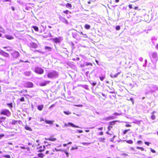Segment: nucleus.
<instances>
[{
	"label": "nucleus",
	"instance_id": "obj_21",
	"mask_svg": "<svg viewBox=\"0 0 158 158\" xmlns=\"http://www.w3.org/2000/svg\"><path fill=\"white\" fill-rule=\"evenodd\" d=\"M20 122V121H17V120H12V122L11 123V124L12 125H15L16 124H17V123L18 122L19 123Z\"/></svg>",
	"mask_w": 158,
	"mask_h": 158
},
{
	"label": "nucleus",
	"instance_id": "obj_1",
	"mask_svg": "<svg viewBox=\"0 0 158 158\" xmlns=\"http://www.w3.org/2000/svg\"><path fill=\"white\" fill-rule=\"evenodd\" d=\"M11 114L10 112L7 109H2L0 112V115H3L7 117L10 116Z\"/></svg>",
	"mask_w": 158,
	"mask_h": 158
},
{
	"label": "nucleus",
	"instance_id": "obj_60",
	"mask_svg": "<svg viewBox=\"0 0 158 158\" xmlns=\"http://www.w3.org/2000/svg\"><path fill=\"white\" fill-rule=\"evenodd\" d=\"M49 151H47L46 152L45 154H48L49 153Z\"/></svg>",
	"mask_w": 158,
	"mask_h": 158
},
{
	"label": "nucleus",
	"instance_id": "obj_42",
	"mask_svg": "<svg viewBox=\"0 0 158 158\" xmlns=\"http://www.w3.org/2000/svg\"><path fill=\"white\" fill-rule=\"evenodd\" d=\"M23 92H24L26 93H27V90L25 89V90H21V91H19V93H22Z\"/></svg>",
	"mask_w": 158,
	"mask_h": 158
},
{
	"label": "nucleus",
	"instance_id": "obj_14",
	"mask_svg": "<svg viewBox=\"0 0 158 158\" xmlns=\"http://www.w3.org/2000/svg\"><path fill=\"white\" fill-rule=\"evenodd\" d=\"M30 47L32 48H35L37 47V45L34 42L31 43L30 44Z\"/></svg>",
	"mask_w": 158,
	"mask_h": 158
},
{
	"label": "nucleus",
	"instance_id": "obj_30",
	"mask_svg": "<svg viewBox=\"0 0 158 158\" xmlns=\"http://www.w3.org/2000/svg\"><path fill=\"white\" fill-rule=\"evenodd\" d=\"M38 156L39 157L41 158H43L44 156V154L42 153H39L38 154Z\"/></svg>",
	"mask_w": 158,
	"mask_h": 158
},
{
	"label": "nucleus",
	"instance_id": "obj_62",
	"mask_svg": "<svg viewBox=\"0 0 158 158\" xmlns=\"http://www.w3.org/2000/svg\"><path fill=\"white\" fill-rule=\"evenodd\" d=\"M73 37L76 38L77 36L75 34V35H73Z\"/></svg>",
	"mask_w": 158,
	"mask_h": 158
},
{
	"label": "nucleus",
	"instance_id": "obj_10",
	"mask_svg": "<svg viewBox=\"0 0 158 158\" xmlns=\"http://www.w3.org/2000/svg\"><path fill=\"white\" fill-rule=\"evenodd\" d=\"M45 149V147L44 146H39L38 148V152H42Z\"/></svg>",
	"mask_w": 158,
	"mask_h": 158
},
{
	"label": "nucleus",
	"instance_id": "obj_45",
	"mask_svg": "<svg viewBox=\"0 0 158 158\" xmlns=\"http://www.w3.org/2000/svg\"><path fill=\"white\" fill-rule=\"evenodd\" d=\"M82 144L84 145H87L90 144V143H88L86 142L83 143Z\"/></svg>",
	"mask_w": 158,
	"mask_h": 158
},
{
	"label": "nucleus",
	"instance_id": "obj_57",
	"mask_svg": "<svg viewBox=\"0 0 158 158\" xmlns=\"http://www.w3.org/2000/svg\"><path fill=\"white\" fill-rule=\"evenodd\" d=\"M78 132L79 133H81L83 132V131L82 130H79Z\"/></svg>",
	"mask_w": 158,
	"mask_h": 158
},
{
	"label": "nucleus",
	"instance_id": "obj_51",
	"mask_svg": "<svg viewBox=\"0 0 158 158\" xmlns=\"http://www.w3.org/2000/svg\"><path fill=\"white\" fill-rule=\"evenodd\" d=\"M4 136V134H0V139H1Z\"/></svg>",
	"mask_w": 158,
	"mask_h": 158
},
{
	"label": "nucleus",
	"instance_id": "obj_55",
	"mask_svg": "<svg viewBox=\"0 0 158 158\" xmlns=\"http://www.w3.org/2000/svg\"><path fill=\"white\" fill-rule=\"evenodd\" d=\"M97 83L96 82H94L92 83V85L93 86H95L96 85Z\"/></svg>",
	"mask_w": 158,
	"mask_h": 158
},
{
	"label": "nucleus",
	"instance_id": "obj_31",
	"mask_svg": "<svg viewBox=\"0 0 158 158\" xmlns=\"http://www.w3.org/2000/svg\"><path fill=\"white\" fill-rule=\"evenodd\" d=\"M105 138H101L99 139L100 142H105Z\"/></svg>",
	"mask_w": 158,
	"mask_h": 158
},
{
	"label": "nucleus",
	"instance_id": "obj_22",
	"mask_svg": "<svg viewBox=\"0 0 158 158\" xmlns=\"http://www.w3.org/2000/svg\"><path fill=\"white\" fill-rule=\"evenodd\" d=\"M65 6L66 7L69 8L70 9H71V8H72V5L70 3H67L66 4Z\"/></svg>",
	"mask_w": 158,
	"mask_h": 158
},
{
	"label": "nucleus",
	"instance_id": "obj_12",
	"mask_svg": "<svg viewBox=\"0 0 158 158\" xmlns=\"http://www.w3.org/2000/svg\"><path fill=\"white\" fill-rule=\"evenodd\" d=\"M50 82V81H46L43 83H40V85L41 86H44L46 85L49 83Z\"/></svg>",
	"mask_w": 158,
	"mask_h": 158
},
{
	"label": "nucleus",
	"instance_id": "obj_32",
	"mask_svg": "<svg viewBox=\"0 0 158 158\" xmlns=\"http://www.w3.org/2000/svg\"><path fill=\"white\" fill-rule=\"evenodd\" d=\"M3 156L4 157L6 158H10L11 156L9 155H5Z\"/></svg>",
	"mask_w": 158,
	"mask_h": 158
},
{
	"label": "nucleus",
	"instance_id": "obj_38",
	"mask_svg": "<svg viewBox=\"0 0 158 158\" xmlns=\"http://www.w3.org/2000/svg\"><path fill=\"white\" fill-rule=\"evenodd\" d=\"M45 48L46 49H48V50H51L52 49V48L51 47H48V46L45 47Z\"/></svg>",
	"mask_w": 158,
	"mask_h": 158
},
{
	"label": "nucleus",
	"instance_id": "obj_27",
	"mask_svg": "<svg viewBox=\"0 0 158 158\" xmlns=\"http://www.w3.org/2000/svg\"><path fill=\"white\" fill-rule=\"evenodd\" d=\"M32 28H33L35 31H38L39 28L37 27L36 26H33L32 27Z\"/></svg>",
	"mask_w": 158,
	"mask_h": 158
},
{
	"label": "nucleus",
	"instance_id": "obj_35",
	"mask_svg": "<svg viewBox=\"0 0 158 158\" xmlns=\"http://www.w3.org/2000/svg\"><path fill=\"white\" fill-rule=\"evenodd\" d=\"M80 59L78 57H76L75 58H74L72 59V60L75 61V60H78Z\"/></svg>",
	"mask_w": 158,
	"mask_h": 158
},
{
	"label": "nucleus",
	"instance_id": "obj_3",
	"mask_svg": "<svg viewBox=\"0 0 158 158\" xmlns=\"http://www.w3.org/2000/svg\"><path fill=\"white\" fill-rule=\"evenodd\" d=\"M58 76V73L55 71H53L48 73L47 74L48 78H51L56 77Z\"/></svg>",
	"mask_w": 158,
	"mask_h": 158
},
{
	"label": "nucleus",
	"instance_id": "obj_26",
	"mask_svg": "<svg viewBox=\"0 0 158 158\" xmlns=\"http://www.w3.org/2000/svg\"><path fill=\"white\" fill-rule=\"evenodd\" d=\"M84 27L87 30L89 29L90 28V26L88 24H86L84 26Z\"/></svg>",
	"mask_w": 158,
	"mask_h": 158
},
{
	"label": "nucleus",
	"instance_id": "obj_44",
	"mask_svg": "<svg viewBox=\"0 0 158 158\" xmlns=\"http://www.w3.org/2000/svg\"><path fill=\"white\" fill-rule=\"evenodd\" d=\"M20 62H24L25 63H29V61L28 60H25V61H23L22 60H19Z\"/></svg>",
	"mask_w": 158,
	"mask_h": 158
},
{
	"label": "nucleus",
	"instance_id": "obj_46",
	"mask_svg": "<svg viewBox=\"0 0 158 158\" xmlns=\"http://www.w3.org/2000/svg\"><path fill=\"white\" fill-rule=\"evenodd\" d=\"M64 113L66 115H69L70 114V112H66L65 111H64Z\"/></svg>",
	"mask_w": 158,
	"mask_h": 158
},
{
	"label": "nucleus",
	"instance_id": "obj_43",
	"mask_svg": "<svg viewBox=\"0 0 158 158\" xmlns=\"http://www.w3.org/2000/svg\"><path fill=\"white\" fill-rule=\"evenodd\" d=\"M20 100L21 102H24L25 101V99L24 97H22L20 99Z\"/></svg>",
	"mask_w": 158,
	"mask_h": 158
},
{
	"label": "nucleus",
	"instance_id": "obj_40",
	"mask_svg": "<svg viewBox=\"0 0 158 158\" xmlns=\"http://www.w3.org/2000/svg\"><path fill=\"white\" fill-rule=\"evenodd\" d=\"M120 29V27L118 25L116 26V29L117 30H119Z\"/></svg>",
	"mask_w": 158,
	"mask_h": 158
},
{
	"label": "nucleus",
	"instance_id": "obj_48",
	"mask_svg": "<svg viewBox=\"0 0 158 158\" xmlns=\"http://www.w3.org/2000/svg\"><path fill=\"white\" fill-rule=\"evenodd\" d=\"M145 144L147 145V146H148L149 145V144L150 143L147 142H144Z\"/></svg>",
	"mask_w": 158,
	"mask_h": 158
},
{
	"label": "nucleus",
	"instance_id": "obj_58",
	"mask_svg": "<svg viewBox=\"0 0 158 158\" xmlns=\"http://www.w3.org/2000/svg\"><path fill=\"white\" fill-rule=\"evenodd\" d=\"M156 49H158V44H157L156 46Z\"/></svg>",
	"mask_w": 158,
	"mask_h": 158
},
{
	"label": "nucleus",
	"instance_id": "obj_29",
	"mask_svg": "<svg viewBox=\"0 0 158 158\" xmlns=\"http://www.w3.org/2000/svg\"><path fill=\"white\" fill-rule=\"evenodd\" d=\"M125 141L127 143L130 144H132L133 143V141L131 140H126Z\"/></svg>",
	"mask_w": 158,
	"mask_h": 158
},
{
	"label": "nucleus",
	"instance_id": "obj_25",
	"mask_svg": "<svg viewBox=\"0 0 158 158\" xmlns=\"http://www.w3.org/2000/svg\"><path fill=\"white\" fill-rule=\"evenodd\" d=\"M152 58L154 59L156 58L157 57V54L156 53H152Z\"/></svg>",
	"mask_w": 158,
	"mask_h": 158
},
{
	"label": "nucleus",
	"instance_id": "obj_33",
	"mask_svg": "<svg viewBox=\"0 0 158 158\" xmlns=\"http://www.w3.org/2000/svg\"><path fill=\"white\" fill-rule=\"evenodd\" d=\"M7 105L10 107V109H11L13 108V105L12 103H7Z\"/></svg>",
	"mask_w": 158,
	"mask_h": 158
},
{
	"label": "nucleus",
	"instance_id": "obj_23",
	"mask_svg": "<svg viewBox=\"0 0 158 158\" xmlns=\"http://www.w3.org/2000/svg\"><path fill=\"white\" fill-rule=\"evenodd\" d=\"M115 118L114 116H110L105 118V120H112L114 118Z\"/></svg>",
	"mask_w": 158,
	"mask_h": 158
},
{
	"label": "nucleus",
	"instance_id": "obj_9",
	"mask_svg": "<svg viewBox=\"0 0 158 158\" xmlns=\"http://www.w3.org/2000/svg\"><path fill=\"white\" fill-rule=\"evenodd\" d=\"M156 113V112L155 111H153L152 113V115L151 116V118L152 120H154L156 118V115L155 114Z\"/></svg>",
	"mask_w": 158,
	"mask_h": 158
},
{
	"label": "nucleus",
	"instance_id": "obj_11",
	"mask_svg": "<svg viewBox=\"0 0 158 158\" xmlns=\"http://www.w3.org/2000/svg\"><path fill=\"white\" fill-rule=\"evenodd\" d=\"M60 37L59 38H55L52 39L53 42L56 43H59L60 42Z\"/></svg>",
	"mask_w": 158,
	"mask_h": 158
},
{
	"label": "nucleus",
	"instance_id": "obj_34",
	"mask_svg": "<svg viewBox=\"0 0 158 158\" xmlns=\"http://www.w3.org/2000/svg\"><path fill=\"white\" fill-rule=\"evenodd\" d=\"M130 130V129H127V130H124L123 131V134L125 135L127 133L128 131H129V130Z\"/></svg>",
	"mask_w": 158,
	"mask_h": 158
},
{
	"label": "nucleus",
	"instance_id": "obj_59",
	"mask_svg": "<svg viewBox=\"0 0 158 158\" xmlns=\"http://www.w3.org/2000/svg\"><path fill=\"white\" fill-rule=\"evenodd\" d=\"M134 8L135 9V10H136L138 8V7L136 6H135Z\"/></svg>",
	"mask_w": 158,
	"mask_h": 158
},
{
	"label": "nucleus",
	"instance_id": "obj_4",
	"mask_svg": "<svg viewBox=\"0 0 158 158\" xmlns=\"http://www.w3.org/2000/svg\"><path fill=\"white\" fill-rule=\"evenodd\" d=\"M34 72L38 74L41 75L44 73V70L42 68L37 67L35 68Z\"/></svg>",
	"mask_w": 158,
	"mask_h": 158
},
{
	"label": "nucleus",
	"instance_id": "obj_15",
	"mask_svg": "<svg viewBox=\"0 0 158 158\" xmlns=\"http://www.w3.org/2000/svg\"><path fill=\"white\" fill-rule=\"evenodd\" d=\"M44 122L46 124L50 125L52 124L54 122L53 121L48 120H45Z\"/></svg>",
	"mask_w": 158,
	"mask_h": 158
},
{
	"label": "nucleus",
	"instance_id": "obj_63",
	"mask_svg": "<svg viewBox=\"0 0 158 158\" xmlns=\"http://www.w3.org/2000/svg\"><path fill=\"white\" fill-rule=\"evenodd\" d=\"M54 106V104H52V105L51 106H50V107H49V108H52Z\"/></svg>",
	"mask_w": 158,
	"mask_h": 158
},
{
	"label": "nucleus",
	"instance_id": "obj_36",
	"mask_svg": "<svg viewBox=\"0 0 158 158\" xmlns=\"http://www.w3.org/2000/svg\"><path fill=\"white\" fill-rule=\"evenodd\" d=\"M136 148L138 149L141 150L142 151H143L144 150V149L143 147H137Z\"/></svg>",
	"mask_w": 158,
	"mask_h": 158
},
{
	"label": "nucleus",
	"instance_id": "obj_20",
	"mask_svg": "<svg viewBox=\"0 0 158 158\" xmlns=\"http://www.w3.org/2000/svg\"><path fill=\"white\" fill-rule=\"evenodd\" d=\"M5 37L8 40H10L13 39V37L12 36L10 35H5Z\"/></svg>",
	"mask_w": 158,
	"mask_h": 158
},
{
	"label": "nucleus",
	"instance_id": "obj_52",
	"mask_svg": "<svg viewBox=\"0 0 158 158\" xmlns=\"http://www.w3.org/2000/svg\"><path fill=\"white\" fill-rule=\"evenodd\" d=\"M113 114L117 116L120 115V114L118 113H114Z\"/></svg>",
	"mask_w": 158,
	"mask_h": 158
},
{
	"label": "nucleus",
	"instance_id": "obj_2",
	"mask_svg": "<svg viewBox=\"0 0 158 158\" xmlns=\"http://www.w3.org/2000/svg\"><path fill=\"white\" fill-rule=\"evenodd\" d=\"M116 122H119V121L116 120L109 122L108 123V126L107 127L108 130L109 131H110L111 129H112L114 126L116 124Z\"/></svg>",
	"mask_w": 158,
	"mask_h": 158
},
{
	"label": "nucleus",
	"instance_id": "obj_16",
	"mask_svg": "<svg viewBox=\"0 0 158 158\" xmlns=\"http://www.w3.org/2000/svg\"><path fill=\"white\" fill-rule=\"evenodd\" d=\"M6 119V118L4 116L0 117V124L3 122Z\"/></svg>",
	"mask_w": 158,
	"mask_h": 158
},
{
	"label": "nucleus",
	"instance_id": "obj_7",
	"mask_svg": "<svg viewBox=\"0 0 158 158\" xmlns=\"http://www.w3.org/2000/svg\"><path fill=\"white\" fill-rule=\"evenodd\" d=\"M45 139L47 140L52 142L55 141L56 140V138L54 137L53 135L49 137L45 138Z\"/></svg>",
	"mask_w": 158,
	"mask_h": 158
},
{
	"label": "nucleus",
	"instance_id": "obj_39",
	"mask_svg": "<svg viewBox=\"0 0 158 158\" xmlns=\"http://www.w3.org/2000/svg\"><path fill=\"white\" fill-rule=\"evenodd\" d=\"M105 77V76H102V77H99V79L101 81H103V80L104 79Z\"/></svg>",
	"mask_w": 158,
	"mask_h": 158
},
{
	"label": "nucleus",
	"instance_id": "obj_5",
	"mask_svg": "<svg viewBox=\"0 0 158 158\" xmlns=\"http://www.w3.org/2000/svg\"><path fill=\"white\" fill-rule=\"evenodd\" d=\"M11 56L13 58L16 59L19 56V53L17 51H14L11 53Z\"/></svg>",
	"mask_w": 158,
	"mask_h": 158
},
{
	"label": "nucleus",
	"instance_id": "obj_54",
	"mask_svg": "<svg viewBox=\"0 0 158 158\" xmlns=\"http://www.w3.org/2000/svg\"><path fill=\"white\" fill-rule=\"evenodd\" d=\"M103 134V132H100L99 133V135H102Z\"/></svg>",
	"mask_w": 158,
	"mask_h": 158
},
{
	"label": "nucleus",
	"instance_id": "obj_41",
	"mask_svg": "<svg viewBox=\"0 0 158 158\" xmlns=\"http://www.w3.org/2000/svg\"><path fill=\"white\" fill-rule=\"evenodd\" d=\"M64 152L66 154V156L67 157H68L69 156V154L68 152L66 150H64Z\"/></svg>",
	"mask_w": 158,
	"mask_h": 158
},
{
	"label": "nucleus",
	"instance_id": "obj_24",
	"mask_svg": "<svg viewBox=\"0 0 158 158\" xmlns=\"http://www.w3.org/2000/svg\"><path fill=\"white\" fill-rule=\"evenodd\" d=\"M68 124L70 126H72L73 127H76V128H79V126H76V125H74V124H73L72 123H68Z\"/></svg>",
	"mask_w": 158,
	"mask_h": 158
},
{
	"label": "nucleus",
	"instance_id": "obj_50",
	"mask_svg": "<svg viewBox=\"0 0 158 158\" xmlns=\"http://www.w3.org/2000/svg\"><path fill=\"white\" fill-rule=\"evenodd\" d=\"M125 126L126 127H131V125L129 124H127Z\"/></svg>",
	"mask_w": 158,
	"mask_h": 158
},
{
	"label": "nucleus",
	"instance_id": "obj_37",
	"mask_svg": "<svg viewBox=\"0 0 158 158\" xmlns=\"http://www.w3.org/2000/svg\"><path fill=\"white\" fill-rule=\"evenodd\" d=\"M69 10H66L63 11V13L65 14H69Z\"/></svg>",
	"mask_w": 158,
	"mask_h": 158
},
{
	"label": "nucleus",
	"instance_id": "obj_8",
	"mask_svg": "<svg viewBox=\"0 0 158 158\" xmlns=\"http://www.w3.org/2000/svg\"><path fill=\"white\" fill-rule=\"evenodd\" d=\"M0 53L2 56L6 57H8L9 56V54L8 53H6L2 50L0 51Z\"/></svg>",
	"mask_w": 158,
	"mask_h": 158
},
{
	"label": "nucleus",
	"instance_id": "obj_49",
	"mask_svg": "<svg viewBox=\"0 0 158 158\" xmlns=\"http://www.w3.org/2000/svg\"><path fill=\"white\" fill-rule=\"evenodd\" d=\"M150 150H151V152H152L153 153H156L155 151V150H154V149H153L152 148H150Z\"/></svg>",
	"mask_w": 158,
	"mask_h": 158
},
{
	"label": "nucleus",
	"instance_id": "obj_17",
	"mask_svg": "<svg viewBox=\"0 0 158 158\" xmlns=\"http://www.w3.org/2000/svg\"><path fill=\"white\" fill-rule=\"evenodd\" d=\"M120 73H121V72H119L115 74H114V75L111 74V75H110V76L112 78H115V77H117L118 76V75Z\"/></svg>",
	"mask_w": 158,
	"mask_h": 158
},
{
	"label": "nucleus",
	"instance_id": "obj_28",
	"mask_svg": "<svg viewBox=\"0 0 158 158\" xmlns=\"http://www.w3.org/2000/svg\"><path fill=\"white\" fill-rule=\"evenodd\" d=\"M136 18L137 19H135V21L136 23L139 22L141 21V19L140 18H139V16L138 17H136Z\"/></svg>",
	"mask_w": 158,
	"mask_h": 158
},
{
	"label": "nucleus",
	"instance_id": "obj_18",
	"mask_svg": "<svg viewBox=\"0 0 158 158\" xmlns=\"http://www.w3.org/2000/svg\"><path fill=\"white\" fill-rule=\"evenodd\" d=\"M6 64V61L1 59H0V66H2Z\"/></svg>",
	"mask_w": 158,
	"mask_h": 158
},
{
	"label": "nucleus",
	"instance_id": "obj_61",
	"mask_svg": "<svg viewBox=\"0 0 158 158\" xmlns=\"http://www.w3.org/2000/svg\"><path fill=\"white\" fill-rule=\"evenodd\" d=\"M130 100L133 103V99L132 98H130Z\"/></svg>",
	"mask_w": 158,
	"mask_h": 158
},
{
	"label": "nucleus",
	"instance_id": "obj_56",
	"mask_svg": "<svg viewBox=\"0 0 158 158\" xmlns=\"http://www.w3.org/2000/svg\"><path fill=\"white\" fill-rule=\"evenodd\" d=\"M128 7L130 9H132V5L130 4L128 5Z\"/></svg>",
	"mask_w": 158,
	"mask_h": 158
},
{
	"label": "nucleus",
	"instance_id": "obj_64",
	"mask_svg": "<svg viewBox=\"0 0 158 158\" xmlns=\"http://www.w3.org/2000/svg\"><path fill=\"white\" fill-rule=\"evenodd\" d=\"M11 8H12V9L13 11H14L15 10V8H14V7H11Z\"/></svg>",
	"mask_w": 158,
	"mask_h": 158
},
{
	"label": "nucleus",
	"instance_id": "obj_19",
	"mask_svg": "<svg viewBox=\"0 0 158 158\" xmlns=\"http://www.w3.org/2000/svg\"><path fill=\"white\" fill-rule=\"evenodd\" d=\"M25 129L27 131H32V129L28 127L27 125H26L24 127Z\"/></svg>",
	"mask_w": 158,
	"mask_h": 158
},
{
	"label": "nucleus",
	"instance_id": "obj_6",
	"mask_svg": "<svg viewBox=\"0 0 158 158\" xmlns=\"http://www.w3.org/2000/svg\"><path fill=\"white\" fill-rule=\"evenodd\" d=\"M33 84L31 82H27L25 84V86L27 88H31L33 87Z\"/></svg>",
	"mask_w": 158,
	"mask_h": 158
},
{
	"label": "nucleus",
	"instance_id": "obj_53",
	"mask_svg": "<svg viewBox=\"0 0 158 158\" xmlns=\"http://www.w3.org/2000/svg\"><path fill=\"white\" fill-rule=\"evenodd\" d=\"M137 143L138 144H141L143 143V142L141 140H139L137 141Z\"/></svg>",
	"mask_w": 158,
	"mask_h": 158
},
{
	"label": "nucleus",
	"instance_id": "obj_47",
	"mask_svg": "<svg viewBox=\"0 0 158 158\" xmlns=\"http://www.w3.org/2000/svg\"><path fill=\"white\" fill-rule=\"evenodd\" d=\"M79 34H80V35H84L85 36V37H86V34H84L82 32H79Z\"/></svg>",
	"mask_w": 158,
	"mask_h": 158
},
{
	"label": "nucleus",
	"instance_id": "obj_13",
	"mask_svg": "<svg viewBox=\"0 0 158 158\" xmlns=\"http://www.w3.org/2000/svg\"><path fill=\"white\" fill-rule=\"evenodd\" d=\"M44 107L43 105H39L37 106V108L39 111H41L43 110Z\"/></svg>",
	"mask_w": 158,
	"mask_h": 158
}]
</instances>
